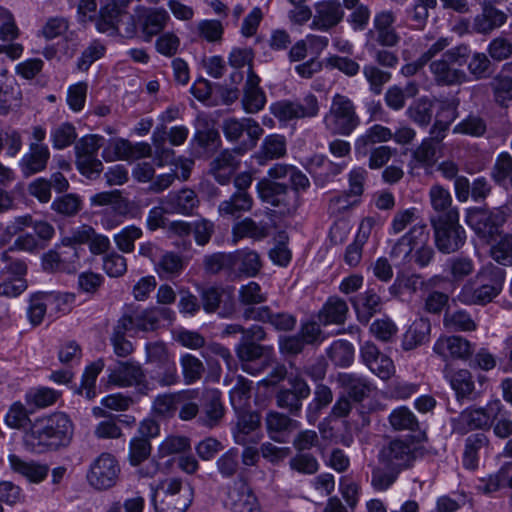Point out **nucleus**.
<instances>
[{"label":"nucleus","mask_w":512,"mask_h":512,"mask_svg":"<svg viewBox=\"0 0 512 512\" xmlns=\"http://www.w3.org/2000/svg\"><path fill=\"white\" fill-rule=\"evenodd\" d=\"M310 188L309 178L296 166L276 163L267 177L256 184L258 197L270 205L269 216L283 220L296 215L302 204L301 194Z\"/></svg>","instance_id":"f257e3e1"},{"label":"nucleus","mask_w":512,"mask_h":512,"mask_svg":"<svg viewBox=\"0 0 512 512\" xmlns=\"http://www.w3.org/2000/svg\"><path fill=\"white\" fill-rule=\"evenodd\" d=\"M74 424L64 412L37 417L25 433V445L38 453L67 448L73 439Z\"/></svg>","instance_id":"f03ea898"},{"label":"nucleus","mask_w":512,"mask_h":512,"mask_svg":"<svg viewBox=\"0 0 512 512\" xmlns=\"http://www.w3.org/2000/svg\"><path fill=\"white\" fill-rule=\"evenodd\" d=\"M266 336L264 328L254 324L247 329L244 336H241L235 347L241 367L248 374L257 375L273 362V348L260 344L261 341L266 339Z\"/></svg>","instance_id":"7ed1b4c3"},{"label":"nucleus","mask_w":512,"mask_h":512,"mask_svg":"<svg viewBox=\"0 0 512 512\" xmlns=\"http://www.w3.org/2000/svg\"><path fill=\"white\" fill-rule=\"evenodd\" d=\"M193 497L194 489L189 482L170 477L153 488L151 501L156 512H185Z\"/></svg>","instance_id":"20e7f679"},{"label":"nucleus","mask_w":512,"mask_h":512,"mask_svg":"<svg viewBox=\"0 0 512 512\" xmlns=\"http://www.w3.org/2000/svg\"><path fill=\"white\" fill-rule=\"evenodd\" d=\"M471 49L467 44H460L446 50L440 59L430 63V70L439 85L453 86L468 81L466 72L459 67L467 65Z\"/></svg>","instance_id":"39448f33"},{"label":"nucleus","mask_w":512,"mask_h":512,"mask_svg":"<svg viewBox=\"0 0 512 512\" xmlns=\"http://www.w3.org/2000/svg\"><path fill=\"white\" fill-rule=\"evenodd\" d=\"M174 318V311L168 307L154 306L141 309L130 305L125 307L118 322L123 323L125 321L129 336H135L140 332H153L157 330L163 322L172 323Z\"/></svg>","instance_id":"423d86ee"},{"label":"nucleus","mask_w":512,"mask_h":512,"mask_svg":"<svg viewBox=\"0 0 512 512\" xmlns=\"http://www.w3.org/2000/svg\"><path fill=\"white\" fill-rule=\"evenodd\" d=\"M145 349L150 378L162 387L178 383L180 378L176 363L165 344L162 342L147 343Z\"/></svg>","instance_id":"0eeeda50"},{"label":"nucleus","mask_w":512,"mask_h":512,"mask_svg":"<svg viewBox=\"0 0 512 512\" xmlns=\"http://www.w3.org/2000/svg\"><path fill=\"white\" fill-rule=\"evenodd\" d=\"M323 122L332 135L349 136L360 125V118L352 100L342 94H336Z\"/></svg>","instance_id":"6e6552de"},{"label":"nucleus","mask_w":512,"mask_h":512,"mask_svg":"<svg viewBox=\"0 0 512 512\" xmlns=\"http://www.w3.org/2000/svg\"><path fill=\"white\" fill-rule=\"evenodd\" d=\"M378 463L402 472L410 469L417 456L413 437L394 438L385 443L378 453Z\"/></svg>","instance_id":"1a4fd4ad"},{"label":"nucleus","mask_w":512,"mask_h":512,"mask_svg":"<svg viewBox=\"0 0 512 512\" xmlns=\"http://www.w3.org/2000/svg\"><path fill=\"white\" fill-rule=\"evenodd\" d=\"M104 141L103 136L91 134L82 137L74 147L76 167L88 179L99 178L103 171V163L97 158V154Z\"/></svg>","instance_id":"9d476101"},{"label":"nucleus","mask_w":512,"mask_h":512,"mask_svg":"<svg viewBox=\"0 0 512 512\" xmlns=\"http://www.w3.org/2000/svg\"><path fill=\"white\" fill-rule=\"evenodd\" d=\"M222 130L225 138L230 142H238L243 134L246 133L247 139L235 149L239 154L253 149L264 132L256 120L248 117L224 119Z\"/></svg>","instance_id":"9b49d317"},{"label":"nucleus","mask_w":512,"mask_h":512,"mask_svg":"<svg viewBox=\"0 0 512 512\" xmlns=\"http://www.w3.org/2000/svg\"><path fill=\"white\" fill-rule=\"evenodd\" d=\"M395 21L396 17L392 11L377 13L373 20V28L365 34L366 50H375V47L391 48L397 46L401 37L393 26Z\"/></svg>","instance_id":"f8f14e48"},{"label":"nucleus","mask_w":512,"mask_h":512,"mask_svg":"<svg viewBox=\"0 0 512 512\" xmlns=\"http://www.w3.org/2000/svg\"><path fill=\"white\" fill-rule=\"evenodd\" d=\"M201 304L206 313H217L222 318L232 316L236 310L234 288L208 285L199 289Z\"/></svg>","instance_id":"ddd939ff"},{"label":"nucleus","mask_w":512,"mask_h":512,"mask_svg":"<svg viewBox=\"0 0 512 512\" xmlns=\"http://www.w3.org/2000/svg\"><path fill=\"white\" fill-rule=\"evenodd\" d=\"M270 112L281 122L312 118L319 112L317 97L309 93L303 99L280 100L270 105Z\"/></svg>","instance_id":"4468645a"},{"label":"nucleus","mask_w":512,"mask_h":512,"mask_svg":"<svg viewBox=\"0 0 512 512\" xmlns=\"http://www.w3.org/2000/svg\"><path fill=\"white\" fill-rule=\"evenodd\" d=\"M225 506L231 512H261L258 498L243 474L228 487Z\"/></svg>","instance_id":"2eb2a0df"},{"label":"nucleus","mask_w":512,"mask_h":512,"mask_svg":"<svg viewBox=\"0 0 512 512\" xmlns=\"http://www.w3.org/2000/svg\"><path fill=\"white\" fill-rule=\"evenodd\" d=\"M477 236L491 245V256L499 264H512V235L502 234L500 226H471Z\"/></svg>","instance_id":"dca6fc26"},{"label":"nucleus","mask_w":512,"mask_h":512,"mask_svg":"<svg viewBox=\"0 0 512 512\" xmlns=\"http://www.w3.org/2000/svg\"><path fill=\"white\" fill-rule=\"evenodd\" d=\"M120 474V466L115 457L102 453L93 461L87 474L89 484L97 490H107L115 486Z\"/></svg>","instance_id":"f3484780"},{"label":"nucleus","mask_w":512,"mask_h":512,"mask_svg":"<svg viewBox=\"0 0 512 512\" xmlns=\"http://www.w3.org/2000/svg\"><path fill=\"white\" fill-rule=\"evenodd\" d=\"M288 388H280L275 401L279 408L288 411L291 416L298 417L302 411V401L311 394V389L307 382L298 376L288 378Z\"/></svg>","instance_id":"a211bd4d"},{"label":"nucleus","mask_w":512,"mask_h":512,"mask_svg":"<svg viewBox=\"0 0 512 512\" xmlns=\"http://www.w3.org/2000/svg\"><path fill=\"white\" fill-rule=\"evenodd\" d=\"M109 381L121 387L136 386L142 394H147L150 390L141 365L135 361H119L111 369Z\"/></svg>","instance_id":"6ab92c4d"},{"label":"nucleus","mask_w":512,"mask_h":512,"mask_svg":"<svg viewBox=\"0 0 512 512\" xmlns=\"http://www.w3.org/2000/svg\"><path fill=\"white\" fill-rule=\"evenodd\" d=\"M450 423L454 433L465 435L473 430L488 431L493 419L486 408L469 407L451 418Z\"/></svg>","instance_id":"aec40b11"},{"label":"nucleus","mask_w":512,"mask_h":512,"mask_svg":"<svg viewBox=\"0 0 512 512\" xmlns=\"http://www.w3.org/2000/svg\"><path fill=\"white\" fill-rule=\"evenodd\" d=\"M218 130L206 119H197L191 146L199 157L213 155L221 146Z\"/></svg>","instance_id":"412c9836"},{"label":"nucleus","mask_w":512,"mask_h":512,"mask_svg":"<svg viewBox=\"0 0 512 512\" xmlns=\"http://www.w3.org/2000/svg\"><path fill=\"white\" fill-rule=\"evenodd\" d=\"M170 19L165 9L159 8H137V23L139 32L144 41L150 42L152 38L160 34Z\"/></svg>","instance_id":"4be33fe9"},{"label":"nucleus","mask_w":512,"mask_h":512,"mask_svg":"<svg viewBox=\"0 0 512 512\" xmlns=\"http://www.w3.org/2000/svg\"><path fill=\"white\" fill-rule=\"evenodd\" d=\"M225 408L221 399V392L217 389H208L204 392L197 423L206 428L219 425L224 417Z\"/></svg>","instance_id":"5701e85b"},{"label":"nucleus","mask_w":512,"mask_h":512,"mask_svg":"<svg viewBox=\"0 0 512 512\" xmlns=\"http://www.w3.org/2000/svg\"><path fill=\"white\" fill-rule=\"evenodd\" d=\"M245 320H254L270 324L275 330L289 332L294 330L297 319L288 312H273L269 306H259V309H248L244 313Z\"/></svg>","instance_id":"b1692460"},{"label":"nucleus","mask_w":512,"mask_h":512,"mask_svg":"<svg viewBox=\"0 0 512 512\" xmlns=\"http://www.w3.org/2000/svg\"><path fill=\"white\" fill-rule=\"evenodd\" d=\"M238 421L233 429V437L237 444L246 446L257 444L261 440L260 415L257 412H237Z\"/></svg>","instance_id":"393cba45"},{"label":"nucleus","mask_w":512,"mask_h":512,"mask_svg":"<svg viewBox=\"0 0 512 512\" xmlns=\"http://www.w3.org/2000/svg\"><path fill=\"white\" fill-rule=\"evenodd\" d=\"M49 147L44 143H29V149L19 161V168L24 178L43 172L50 160Z\"/></svg>","instance_id":"a878e982"},{"label":"nucleus","mask_w":512,"mask_h":512,"mask_svg":"<svg viewBox=\"0 0 512 512\" xmlns=\"http://www.w3.org/2000/svg\"><path fill=\"white\" fill-rule=\"evenodd\" d=\"M430 200L433 209L439 213L437 224H459V212L451 207L452 198L448 190L441 186L430 189ZM431 224H436L432 219Z\"/></svg>","instance_id":"bb28decb"},{"label":"nucleus","mask_w":512,"mask_h":512,"mask_svg":"<svg viewBox=\"0 0 512 512\" xmlns=\"http://www.w3.org/2000/svg\"><path fill=\"white\" fill-rule=\"evenodd\" d=\"M499 294L493 285L487 287V284H482L473 278L463 285L458 299L465 305L483 306L492 302Z\"/></svg>","instance_id":"cd10ccee"},{"label":"nucleus","mask_w":512,"mask_h":512,"mask_svg":"<svg viewBox=\"0 0 512 512\" xmlns=\"http://www.w3.org/2000/svg\"><path fill=\"white\" fill-rule=\"evenodd\" d=\"M316 14L312 21V27L322 31L338 25L344 16V11L338 0H327L316 5Z\"/></svg>","instance_id":"c85d7f7f"},{"label":"nucleus","mask_w":512,"mask_h":512,"mask_svg":"<svg viewBox=\"0 0 512 512\" xmlns=\"http://www.w3.org/2000/svg\"><path fill=\"white\" fill-rule=\"evenodd\" d=\"M433 351L445 360L467 359L472 354V346L461 336H448L439 338L434 344Z\"/></svg>","instance_id":"c756f323"},{"label":"nucleus","mask_w":512,"mask_h":512,"mask_svg":"<svg viewBox=\"0 0 512 512\" xmlns=\"http://www.w3.org/2000/svg\"><path fill=\"white\" fill-rule=\"evenodd\" d=\"M265 422L270 438L279 443L286 442L289 434L300 427L299 421L277 411L268 412Z\"/></svg>","instance_id":"7c9ffc66"},{"label":"nucleus","mask_w":512,"mask_h":512,"mask_svg":"<svg viewBox=\"0 0 512 512\" xmlns=\"http://www.w3.org/2000/svg\"><path fill=\"white\" fill-rule=\"evenodd\" d=\"M437 248L443 253H452L463 246L466 233L463 226H433Z\"/></svg>","instance_id":"2f4dec72"},{"label":"nucleus","mask_w":512,"mask_h":512,"mask_svg":"<svg viewBox=\"0 0 512 512\" xmlns=\"http://www.w3.org/2000/svg\"><path fill=\"white\" fill-rule=\"evenodd\" d=\"M489 448V439L484 432L469 435L465 439L462 464L465 469L476 470L482 454Z\"/></svg>","instance_id":"473e14b6"},{"label":"nucleus","mask_w":512,"mask_h":512,"mask_svg":"<svg viewBox=\"0 0 512 512\" xmlns=\"http://www.w3.org/2000/svg\"><path fill=\"white\" fill-rule=\"evenodd\" d=\"M392 138L393 132L390 128L375 124L356 139L354 144L355 154L358 158L366 157L375 144L387 142Z\"/></svg>","instance_id":"72a5a7b5"},{"label":"nucleus","mask_w":512,"mask_h":512,"mask_svg":"<svg viewBox=\"0 0 512 512\" xmlns=\"http://www.w3.org/2000/svg\"><path fill=\"white\" fill-rule=\"evenodd\" d=\"M90 203L92 208H100L93 210V214L107 213L110 210L119 214H125L128 210V201L121 195L119 190L97 193L91 196Z\"/></svg>","instance_id":"f704fd0d"},{"label":"nucleus","mask_w":512,"mask_h":512,"mask_svg":"<svg viewBox=\"0 0 512 512\" xmlns=\"http://www.w3.org/2000/svg\"><path fill=\"white\" fill-rule=\"evenodd\" d=\"M357 313V318L362 324H367L370 319L381 311L382 301L374 288L367 289L364 293L351 299Z\"/></svg>","instance_id":"c9c22d12"},{"label":"nucleus","mask_w":512,"mask_h":512,"mask_svg":"<svg viewBox=\"0 0 512 512\" xmlns=\"http://www.w3.org/2000/svg\"><path fill=\"white\" fill-rule=\"evenodd\" d=\"M506 21L507 15L503 11L493 6H485L482 13L473 19L470 32L486 35L501 27Z\"/></svg>","instance_id":"e433bc0d"},{"label":"nucleus","mask_w":512,"mask_h":512,"mask_svg":"<svg viewBox=\"0 0 512 512\" xmlns=\"http://www.w3.org/2000/svg\"><path fill=\"white\" fill-rule=\"evenodd\" d=\"M239 164L234 152L224 150L211 162L210 171L219 184L225 185L230 182Z\"/></svg>","instance_id":"4c0bfd02"},{"label":"nucleus","mask_w":512,"mask_h":512,"mask_svg":"<svg viewBox=\"0 0 512 512\" xmlns=\"http://www.w3.org/2000/svg\"><path fill=\"white\" fill-rule=\"evenodd\" d=\"M338 382L344 390V394L353 402L360 403L371 392V384L364 377L352 373H340Z\"/></svg>","instance_id":"58836bf2"},{"label":"nucleus","mask_w":512,"mask_h":512,"mask_svg":"<svg viewBox=\"0 0 512 512\" xmlns=\"http://www.w3.org/2000/svg\"><path fill=\"white\" fill-rule=\"evenodd\" d=\"M235 268V279L245 275L255 277L262 268L259 254L254 250L240 249L232 252Z\"/></svg>","instance_id":"ea45409f"},{"label":"nucleus","mask_w":512,"mask_h":512,"mask_svg":"<svg viewBox=\"0 0 512 512\" xmlns=\"http://www.w3.org/2000/svg\"><path fill=\"white\" fill-rule=\"evenodd\" d=\"M511 209L504 205L491 211L484 207H474L467 210V224H504L509 220Z\"/></svg>","instance_id":"a19ab883"},{"label":"nucleus","mask_w":512,"mask_h":512,"mask_svg":"<svg viewBox=\"0 0 512 512\" xmlns=\"http://www.w3.org/2000/svg\"><path fill=\"white\" fill-rule=\"evenodd\" d=\"M252 204L253 199L249 193L234 192L228 200L220 203L218 212L225 219L238 220L251 209Z\"/></svg>","instance_id":"79ce46f5"},{"label":"nucleus","mask_w":512,"mask_h":512,"mask_svg":"<svg viewBox=\"0 0 512 512\" xmlns=\"http://www.w3.org/2000/svg\"><path fill=\"white\" fill-rule=\"evenodd\" d=\"M333 401V392L330 387L322 383L315 386L313 399L306 408V418L309 424H315L323 409L327 408Z\"/></svg>","instance_id":"37998d69"},{"label":"nucleus","mask_w":512,"mask_h":512,"mask_svg":"<svg viewBox=\"0 0 512 512\" xmlns=\"http://www.w3.org/2000/svg\"><path fill=\"white\" fill-rule=\"evenodd\" d=\"M431 324L428 319H416L403 335L402 347L404 350H412L429 341Z\"/></svg>","instance_id":"c03bdc74"},{"label":"nucleus","mask_w":512,"mask_h":512,"mask_svg":"<svg viewBox=\"0 0 512 512\" xmlns=\"http://www.w3.org/2000/svg\"><path fill=\"white\" fill-rule=\"evenodd\" d=\"M286 152L287 144L285 137L279 134H270L264 138L256 158L259 164H264L268 160L279 159L285 156Z\"/></svg>","instance_id":"a18cd8bd"},{"label":"nucleus","mask_w":512,"mask_h":512,"mask_svg":"<svg viewBox=\"0 0 512 512\" xmlns=\"http://www.w3.org/2000/svg\"><path fill=\"white\" fill-rule=\"evenodd\" d=\"M53 235V226H33V233L19 236L15 241V245L19 249L32 251L37 248H43Z\"/></svg>","instance_id":"49530a36"},{"label":"nucleus","mask_w":512,"mask_h":512,"mask_svg":"<svg viewBox=\"0 0 512 512\" xmlns=\"http://www.w3.org/2000/svg\"><path fill=\"white\" fill-rule=\"evenodd\" d=\"M120 12H122V9L110 1L100 9L99 16L94 19L96 29L100 33H107L109 36L117 35Z\"/></svg>","instance_id":"de8ad7c7"},{"label":"nucleus","mask_w":512,"mask_h":512,"mask_svg":"<svg viewBox=\"0 0 512 512\" xmlns=\"http://www.w3.org/2000/svg\"><path fill=\"white\" fill-rule=\"evenodd\" d=\"M169 236H179L183 239V245L190 244L193 236L197 244L205 245L209 242L213 233V226H168Z\"/></svg>","instance_id":"09e8293b"},{"label":"nucleus","mask_w":512,"mask_h":512,"mask_svg":"<svg viewBox=\"0 0 512 512\" xmlns=\"http://www.w3.org/2000/svg\"><path fill=\"white\" fill-rule=\"evenodd\" d=\"M455 117V108L449 104H442L441 110L436 114L435 122L430 129V137L427 139H432L435 145L440 143L445 138L449 126Z\"/></svg>","instance_id":"8fccbe9b"},{"label":"nucleus","mask_w":512,"mask_h":512,"mask_svg":"<svg viewBox=\"0 0 512 512\" xmlns=\"http://www.w3.org/2000/svg\"><path fill=\"white\" fill-rule=\"evenodd\" d=\"M239 303L244 306L242 316L248 309L257 310V305L267 301V293L263 292L261 286L254 281L242 285L238 291Z\"/></svg>","instance_id":"3c124183"},{"label":"nucleus","mask_w":512,"mask_h":512,"mask_svg":"<svg viewBox=\"0 0 512 512\" xmlns=\"http://www.w3.org/2000/svg\"><path fill=\"white\" fill-rule=\"evenodd\" d=\"M11 468L32 482H41L48 474V467L35 462H25L17 455H9Z\"/></svg>","instance_id":"603ef678"},{"label":"nucleus","mask_w":512,"mask_h":512,"mask_svg":"<svg viewBox=\"0 0 512 512\" xmlns=\"http://www.w3.org/2000/svg\"><path fill=\"white\" fill-rule=\"evenodd\" d=\"M205 270L213 275L225 272L227 277L231 280L235 279V268L233 262V255L231 253L218 252L206 256L204 260Z\"/></svg>","instance_id":"864d4df0"},{"label":"nucleus","mask_w":512,"mask_h":512,"mask_svg":"<svg viewBox=\"0 0 512 512\" xmlns=\"http://www.w3.org/2000/svg\"><path fill=\"white\" fill-rule=\"evenodd\" d=\"M494 182L504 189L512 188V156L508 152L500 153L491 170Z\"/></svg>","instance_id":"5fc2aeb1"},{"label":"nucleus","mask_w":512,"mask_h":512,"mask_svg":"<svg viewBox=\"0 0 512 512\" xmlns=\"http://www.w3.org/2000/svg\"><path fill=\"white\" fill-rule=\"evenodd\" d=\"M434 103L428 97H421L410 104L407 117L420 127H427L433 118Z\"/></svg>","instance_id":"6e6d98bb"},{"label":"nucleus","mask_w":512,"mask_h":512,"mask_svg":"<svg viewBox=\"0 0 512 512\" xmlns=\"http://www.w3.org/2000/svg\"><path fill=\"white\" fill-rule=\"evenodd\" d=\"M347 312L348 306L344 300L331 297L320 311L319 321L324 325L330 323L342 324L346 319Z\"/></svg>","instance_id":"4d7b16f0"},{"label":"nucleus","mask_w":512,"mask_h":512,"mask_svg":"<svg viewBox=\"0 0 512 512\" xmlns=\"http://www.w3.org/2000/svg\"><path fill=\"white\" fill-rule=\"evenodd\" d=\"M467 69L474 80L488 79L493 75L495 70L490 56L482 52L471 53L467 63Z\"/></svg>","instance_id":"13d9d810"},{"label":"nucleus","mask_w":512,"mask_h":512,"mask_svg":"<svg viewBox=\"0 0 512 512\" xmlns=\"http://www.w3.org/2000/svg\"><path fill=\"white\" fill-rule=\"evenodd\" d=\"M180 366L182 369L185 384L191 385L201 380L205 372L203 362L196 356L186 353L180 357Z\"/></svg>","instance_id":"bf43d9fd"},{"label":"nucleus","mask_w":512,"mask_h":512,"mask_svg":"<svg viewBox=\"0 0 512 512\" xmlns=\"http://www.w3.org/2000/svg\"><path fill=\"white\" fill-rule=\"evenodd\" d=\"M449 381L459 402L470 399V395L474 391V382L470 371L461 369L453 372L449 376Z\"/></svg>","instance_id":"052dcab7"},{"label":"nucleus","mask_w":512,"mask_h":512,"mask_svg":"<svg viewBox=\"0 0 512 512\" xmlns=\"http://www.w3.org/2000/svg\"><path fill=\"white\" fill-rule=\"evenodd\" d=\"M329 359L339 367H348L354 360V347L346 340H337L327 351Z\"/></svg>","instance_id":"680f3d73"},{"label":"nucleus","mask_w":512,"mask_h":512,"mask_svg":"<svg viewBox=\"0 0 512 512\" xmlns=\"http://www.w3.org/2000/svg\"><path fill=\"white\" fill-rule=\"evenodd\" d=\"M50 138L54 149H65L77 139L76 128L70 122L61 123L51 130Z\"/></svg>","instance_id":"e2e57ef3"},{"label":"nucleus","mask_w":512,"mask_h":512,"mask_svg":"<svg viewBox=\"0 0 512 512\" xmlns=\"http://www.w3.org/2000/svg\"><path fill=\"white\" fill-rule=\"evenodd\" d=\"M48 304H51V296H47L46 292H37L30 297L27 315L33 326L42 323Z\"/></svg>","instance_id":"0e129e2a"},{"label":"nucleus","mask_w":512,"mask_h":512,"mask_svg":"<svg viewBox=\"0 0 512 512\" xmlns=\"http://www.w3.org/2000/svg\"><path fill=\"white\" fill-rule=\"evenodd\" d=\"M350 198L351 197L343 193L331 200L328 211L329 214L335 218L334 224L340 221H350L352 210L359 202L358 199L350 201Z\"/></svg>","instance_id":"69168bd1"},{"label":"nucleus","mask_w":512,"mask_h":512,"mask_svg":"<svg viewBox=\"0 0 512 512\" xmlns=\"http://www.w3.org/2000/svg\"><path fill=\"white\" fill-rule=\"evenodd\" d=\"M389 422L396 431H415L419 427L416 416L406 407L394 409L389 416Z\"/></svg>","instance_id":"338daca9"},{"label":"nucleus","mask_w":512,"mask_h":512,"mask_svg":"<svg viewBox=\"0 0 512 512\" xmlns=\"http://www.w3.org/2000/svg\"><path fill=\"white\" fill-rule=\"evenodd\" d=\"M494 101L501 107L507 108L512 101V77L498 75L493 84Z\"/></svg>","instance_id":"774afa93"}]
</instances>
